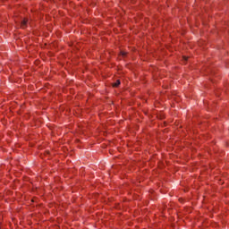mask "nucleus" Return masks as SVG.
<instances>
[{
  "label": "nucleus",
  "mask_w": 229,
  "mask_h": 229,
  "mask_svg": "<svg viewBox=\"0 0 229 229\" xmlns=\"http://www.w3.org/2000/svg\"><path fill=\"white\" fill-rule=\"evenodd\" d=\"M122 56H126V52H121Z\"/></svg>",
  "instance_id": "nucleus-3"
},
{
  "label": "nucleus",
  "mask_w": 229,
  "mask_h": 229,
  "mask_svg": "<svg viewBox=\"0 0 229 229\" xmlns=\"http://www.w3.org/2000/svg\"><path fill=\"white\" fill-rule=\"evenodd\" d=\"M26 26H28V19H23L21 22V27L24 29Z\"/></svg>",
  "instance_id": "nucleus-1"
},
{
  "label": "nucleus",
  "mask_w": 229,
  "mask_h": 229,
  "mask_svg": "<svg viewBox=\"0 0 229 229\" xmlns=\"http://www.w3.org/2000/svg\"><path fill=\"white\" fill-rule=\"evenodd\" d=\"M183 60H184V62H187V60H189V57L183 56Z\"/></svg>",
  "instance_id": "nucleus-4"
},
{
  "label": "nucleus",
  "mask_w": 229,
  "mask_h": 229,
  "mask_svg": "<svg viewBox=\"0 0 229 229\" xmlns=\"http://www.w3.org/2000/svg\"><path fill=\"white\" fill-rule=\"evenodd\" d=\"M119 85H121V81L117 80V81L113 84V87H118Z\"/></svg>",
  "instance_id": "nucleus-2"
}]
</instances>
